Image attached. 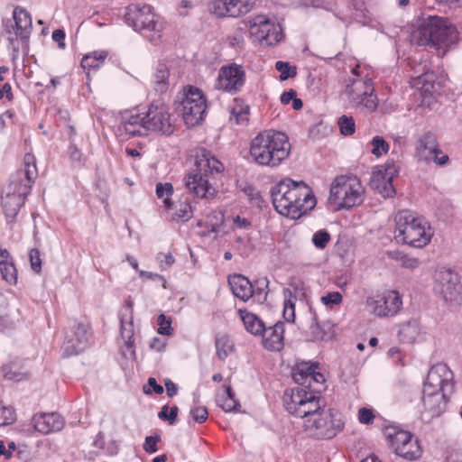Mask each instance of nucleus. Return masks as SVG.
<instances>
[{"label":"nucleus","instance_id":"f257e3e1","mask_svg":"<svg viewBox=\"0 0 462 462\" xmlns=\"http://www.w3.org/2000/svg\"><path fill=\"white\" fill-rule=\"evenodd\" d=\"M271 193L276 211L291 219L300 217L316 205L311 189L303 181L296 182L291 179L281 180Z\"/></svg>","mask_w":462,"mask_h":462},{"label":"nucleus","instance_id":"f03ea898","mask_svg":"<svg viewBox=\"0 0 462 462\" xmlns=\"http://www.w3.org/2000/svg\"><path fill=\"white\" fill-rule=\"evenodd\" d=\"M37 176L35 158L32 154L26 153L23 158V168L11 177L9 184L4 189L2 205L9 222H12L18 214Z\"/></svg>","mask_w":462,"mask_h":462},{"label":"nucleus","instance_id":"7ed1b4c3","mask_svg":"<svg viewBox=\"0 0 462 462\" xmlns=\"http://www.w3.org/2000/svg\"><path fill=\"white\" fill-rule=\"evenodd\" d=\"M224 171V165L205 149L197 152L194 168L185 177L189 192L199 199H212L217 189L212 180Z\"/></svg>","mask_w":462,"mask_h":462},{"label":"nucleus","instance_id":"20e7f679","mask_svg":"<svg viewBox=\"0 0 462 462\" xmlns=\"http://www.w3.org/2000/svg\"><path fill=\"white\" fill-rule=\"evenodd\" d=\"M290 152L287 135L279 131H263L250 143V156L259 166L275 168L289 156Z\"/></svg>","mask_w":462,"mask_h":462},{"label":"nucleus","instance_id":"39448f33","mask_svg":"<svg viewBox=\"0 0 462 462\" xmlns=\"http://www.w3.org/2000/svg\"><path fill=\"white\" fill-rule=\"evenodd\" d=\"M457 39V28L445 17L429 15L423 18L411 34V42L418 46L436 48L445 55L448 46Z\"/></svg>","mask_w":462,"mask_h":462},{"label":"nucleus","instance_id":"423d86ee","mask_svg":"<svg viewBox=\"0 0 462 462\" xmlns=\"http://www.w3.org/2000/svg\"><path fill=\"white\" fill-rule=\"evenodd\" d=\"M394 220V237L398 242L417 248H422L430 242L433 232L424 217L404 209L395 215Z\"/></svg>","mask_w":462,"mask_h":462},{"label":"nucleus","instance_id":"0eeeda50","mask_svg":"<svg viewBox=\"0 0 462 462\" xmlns=\"http://www.w3.org/2000/svg\"><path fill=\"white\" fill-rule=\"evenodd\" d=\"M352 75L344 91L349 106L364 113L375 111L378 102L372 79L368 74L363 75L359 65L352 69Z\"/></svg>","mask_w":462,"mask_h":462},{"label":"nucleus","instance_id":"6e6552de","mask_svg":"<svg viewBox=\"0 0 462 462\" xmlns=\"http://www.w3.org/2000/svg\"><path fill=\"white\" fill-rule=\"evenodd\" d=\"M365 187L355 175L337 177L330 186L328 202L335 210L359 206L365 199Z\"/></svg>","mask_w":462,"mask_h":462},{"label":"nucleus","instance_id":"1a4fd4ad","mask_svg":"<svg viewBox=\"0 0 462 462\" xmlns=\"http://www.w3.org/2000/svg\"><path fill=\"white\" fill-rule=\"evenodd\" d=\"M282 401L290 414L304 420L313 417L325 407V402L319 394L317 388L307 390L303 387H296L286 391Z\"/></svg>","mask_w":462,"mask_h":462},{"label":"nucleus","instance_id":"9d476101","mask_svg":"<svg viewBox=\"0 0 462 462\" xmlns=\"http://www.w3.org/2000/svg\"><path fill=\"white\" fill-rule=\"evenodd\" d=\"M344 426L342 413L334 408L324 407L313 417L303 420L305 432L317 439H331L343 430Z\"/></svg>","mask_w":462,"mask_h":462},{"label":"nucleus","instance_id":"9b49d317","mask_svg":"<svg viewBox=\"0 0 462 462\" xmlns=\"http://www.w3.org/2000/svg\"><path fill=\"white\" fill-rule=\"evenodd\" d=\"M125 23L136 32H144L151 41L161 37L162 24L149 5L140 3L131 4L125 14Z\"/></svg>","mask_w":462,"mask_h":462},{"label":"nucleus","instance_id":"f8f14e48","mask_svg":"<svg viewBox=\"0 0 462 462\" xmlns=\"http://www.w3.org/2000/svg\"><path fill=\"white\" fill-rule=\"evenodd\" d=\"M246 25L254 41L264 45H273L282 40V28L273 18L259 14L249 18Z\"/></svg>","mask_w":462,"mask_h":462},{"label":"nucleus","instance_id":"ddd939ff","mask_svg":"<svg viewBox=\"0 0 462 462\" xmlns=\"http://www.w3.org/2000/svg\"><path fill=\"white\" fill-rule=\"evenodd\" d=\"M180 107L184 123L188 126H195L204 118L207 109V101L200 89L189 86L184 88V96L180 101Z\"/></svg>","mask_w":462,"mask_h":462},{"label":"nucleus","instance_id":"4468645a","mask_svg":"<svg viewBox=\"0 0 462 462\" xmlns=\"http://www.w3.org/2000/svg\"><path fill=\"white\" fill-rule=\"evenodd\" d=\"M147 131L170 135L174 132V125L169 106L157 100L152 103L144 116Z\"/></svg>","mask_w":462,"mask_h":462},{"label":"nucleus","instance_id":"2eb2a0df","mask_svg":"<svg viewBox=\"0 0 462 462\" xmlns=\"http://www.w3.org/2000/svg\"><path fill=\"white\" fill-rule=\"evenodd\" d=\"M32 32V19L29 13L21 7H16L13 13V21L7 20L5 25V32L7 34L9 42L8 48L14 51H18L19 46L15 41L20 38L26 40Z\"/></svg>","mask_w":462,"mask_h":462},{"label":"nucleus","instance_id":"dca6fc26","mask_svg":"<svg viewBox=\"0 0 462 462\" xmlns=\"http://www.w3.org/2000/svg\"><path fill=\"white\" fill-rule=\"evenodd\" d=\"M399 168L393 160H388L383 165L378 166L372 173L370 186L383 198H391L395 194L393 179L397 176Z\"/></svg>","mask_w":462,"mask_h":462},{"label":"nucleus","instance_id":"f3484780","mask_svg":"<svg viewBox=\"0 0 462 462\" xmlns=\"http://www.w3.org/2000/svg\"><path fill=\"white\" fill-rule=\"evenodd\" d=\"M245 82V71L241 65L231 63L222 66L215 82V88L230 94L241 90Z\"/></svg>","mask_w":462,"mask_h":462},{"label":"nucleus","instance_id":"a211bd4d","mask_svg":"<svg viewBox=\"0 0 462 462\" xmlns=\"http://www.w3.org/2000/svg\"><path fill=\"white\" fill-rule=\"evenodd\" d=\"M366 306L369 309V312L377 317H393L402 309V300L397 291H387L378 299L368 297L366 299Z\"/></svg>","mask_w":462,"mask_h":462},{"label":"nucleus","instance_id":"6ab92c4d","mask_svg":"<svg viewBox=\"0 0 462 462\" xmlns=\"http://www.w3.org/2000/svg\"><path fill=\"white\" fill-rule=\"evenodd\" d=\"M453 373L446 364L439 363L428 372L423 389L450 394L453 392Z\"/></svg>","mask_w":462,"mask_h":462},{"label":"nucleus","instance_id":"aec40b11","mask_svg":"<svg viewBox=\"0 0 462 462\" xmlns=\"http://www.w3.org/2000/svg\"><path fill=\"white\" fill-rule=\"evenodd\" d=\"M416 154L420 161L433 162L439 165H444L448 161V156L439 148L437 139L431 133L424 134L418 140Z\"/></svg>","mask_w":462,"mask_h":462},{"label":"nucleus","instance_id":"412c9836","mask_svg":"<svg viewBox=\"0 0 462 462\" xmlns=\"http://www.w3.org/2000/svg\"><path fill=\"white\" fill-rule=\"evenodd\" d=\"M433 289L445 301H456L460 293L458 275L450 270H440L436 273Z\"/></svg>","mask_w":462,"mask_h":462},{"label":"nucleus","instance_id":"4be33fe9","mask_svg":"<svg viewBox=\"0 0 462 462\" xmlns=\"http://www.w3.org/2000/svg\"><path fill=\"white\" fill-rule=\"evenodd\" d=\"M255 0H216L212 4V12L217 17H238L247 14Z\"/></svg>","mask_w":462,"mask_h":462},{"label":"nucleus","instance_id":"5701e85b","mask_svg":"<svg viewBox=\"0 0 462 462\" xmlns=\"http://www.w3.org/2000/svg\"><path fill=\"white\" fill-rule=\"evenodd\" d=\"M449 394L423 389L421 413L432 418L439 416L445 410Z\"/></svg>","mask_w":462,"mask_h":462},{"label":"nucleus","instance_id":"b1692460","mask_svg":"<svg viewBox=\"0 0 462 462\" xmlns=\"http://www.w3.org/2000/svg\"><path fill=\"white\" fill-rule=\"evenodd\" d=\"M88 341V328L79 323L74 327L72 335L68 336L63 344L64 355L69 356L79 354L86 348Z\"/></svg>","mask_w":462,"mask_h":462},{"label":"nucleus","instance_id":"393cba45","mask_svg":"<svg viewBox=\"0 0 462 462\" xmlns=\"http://www.w3.org/2000/svg\"><path fill=\"white\" fill-rule=\"evenodd\" d=\"M284 323L276 322L274 325L265 328L263 333V343L266 349L271 351H280L283 346Z\"/></svg>","mask_w":462,"mask_h":462},{"label":"nucleus","instance_id":"a878e982","mask_svg":"<svg viewBox=\"0 0 462 462\" xmlns=\"http://www.w3.org/2000/svg\"><path fill=\"white\" fill-rule=\"evenodd\" d=\"M119 130L129 136H143L148 133L144 116L133 113L123 116Z\"/></svg>","mask_w":462,"mask_h":462},{"label":"nucleus","instance_id":"bb28decb","mask_svg":"<svg viewBox=\"0 0 462 462\" xmlns=\"http://www.w3.org/2000/svg\"><path fill=\"white\" fill-rule=\"evenodd\" d=\"M33 422L35 430L43 434L60 430L64 426L62 417L57 412L43 413L35 416Z\"/></svg>","mask_w":462,"mask_h":462},{"label":"nucleus","instance_id":"cd10ccee","mask_svg":"<svg viewBox=\"0 0 462 462\" xmlns=\"http://www.w3.org/2000/svg\"><path fill=\"white\" fill-rule=\"evenodd\" d=\"M228 283L233 294L243 301L248 300L254 294L252 283L247 278L241 274L229 276Z\"/></svg>","mask_w":462,"mask_h":462},{"label":"nucleus","instance_id":"c85d7f7f","mask_svg":"<svg viewBox=\"0 0 462 462\" xmlns=\"http://www.w3.org/2000/svg\"><path fill=\"white\" fill-rule=\"evenodd\" d=\"M386 436L396 455H399L404 449L406 444L413 438L410 432L393 427L386 430Z\"/></svg>","mask_w":462,"mask_h":462},{"label":"nucleus","instance_id":"c756f323","mask_svg":"<svg viewBox=\"0 0 462 462\" xmlns=\"http://www.w3.org/2000/svg\"><path fill=\"white\" fill-rule=\"evenodd\" d=\"M0 273L2 278L9 284H15L17 282V271L10 261V254L6 249H0Z\"/></svg>","mask_w":462,"mask_h":462},{"label":"nucleus","instance_id":"7c9ffc66","mask_svg":"<svg viewBox=\"0 0 462 462\" xmlns=\"http://www.w3.org/2000/svg\"><path fill=\"white\" fill-rule=\"evenodd\" d=\"M314 366H318V364H310L302 362L297 364L292 368L291 376L294 382L300 385L299 387H305L306 385H308Z\"/></svg>","mask_w":462,"mask_h":462},{"label":"nucleus","instance_id":"2f4dec72","mask_svg":"<svg viewBox=\"0 0 462 462\" xmlns=\"http://www.w3.org/2000/svg\"><path fill=\"white\" fill-rule=\"evenodd\" d=\"M420 333V326L418 320L410 319L402 323L399 329V338L405 343H413Z\"/></svg>","mask_w":462,"mask_h":462},{"label":"nucleus","instance_id":"473e14b6","mask_svg":"<svg viewBox=\"0 0 462 462\" xmlns=\"http://www.w3.org/2000/svg\"><path fill=\"white\" fill-rule=\"evenodd\" d=\"M239 314L245 328L248 332L254 335H260L263 333L265 326L257 316L242 310H239Z\"/></svg>","mask_w":462,"mask_h":462},{"label":"nucleus","instance_id":"72a5a7b5","mask_svg":"<svg viewBox=\"0 0 462 462\" xmlns=\"http://www.w3.org/2000/svg\"><path fill=\"white\" fill-rule=\"evenodd\" d=\"M170 71L166 64L159 63L152 76V83L157 92L163 93L169 87Z\"/></svg>","mask_w":462,"mask_h":462},{"label":"nucleus","instance_id":"f704fd0d","mask_svg":"<svg viewBox=\"0 0 462 462\" xmlns=\"http://www.w3.org/2000/svg\"><path fill=\"white\" fill-rule=\"evenodd\" d=\"M107 52L106 51H96L85 55L81 60V67L84 70L97 69L104 63Z\"/></svg>","mask_w":462,"mask_h":462},{"label":"nucleus","instance_id":"c9c22d12","mask_svg":"<svg viewBox=\"0 0 462 462\" xmlns=\"http://www.w3.org/2000/svg\"><path fill=\"white\" fill-rule=\"evenodd\" d=\"M415 85L420 87L421 92L426 95H433L438 90L436 75L433 72H426L417 78Z\"/></svg>","mask_w":462,"mask_h":462},{"label":"nucleus","instance_id":"e433bc0d","mask_svg":"<svg viewBox=\"0 0 462 462\" xmlns=\"http://www.w3.org/2000/svg\"><path fill=\"white\" fill-rule=\"evenodd\" d=\"M216 354L220 360H225L234 350V344L226 334H217L215 338Z\"/></svg>","mask_w":462,"mask_h":462},{"label":"nucleus","instance_id":"4c0bfd02","mask_svg":"<svg viewBox=\"0 0 462 462\" xmlns=\"http://www.w3.org/2000/svg\"><path fill=\"white\" fill-rule=\"evenodd\" d=\"M249 106L245 105L241 99L236 98L235 105L231 109L230 120L237 125L245 124L248 121Z\"/></svg>","mask_w":462,"mask_h":462},{"label":"nucleus","instance_id":"58836bf2","mask_svg":"<svg viewBox=\"0 0 462 462\" xmlns=\"http://www.w3.org/2000/svg\"><path fill=\"white\" fill-rule=\"evenodd\" d=\"M284 302L282 316L287 322H294L295 319V302L296 296H294L291 290H283Z\"/></svg>","mask_w":462,"mask_h":462},{"label":"nucleus","instance_id":"ea45409f","mask_svg":"<svg viewBox=\"0 0 462 462\" xmlns=\"http://www.w3.org/2000/svg\"><path fill=\"white\" fill-rule=\"evenodd\" d=\"M218 405L225 411H232L236 410L238 406H240L237 400L235 398V394L231 389L230 385H226L225 387L224 394L217 399Z\"/></svg>","mask_w":462,"mask_h":462},{"label":"nucleus","instance_id":"a19ab883","mask_svg":"<svg viewBox=\"0 0 462 462\" xmlns=\"http://www.w3.org/2000/svg\"><path fill=\"white\" fill-rule=\"evenodd\" d=\"M421 448L418 439H411L398 456L407 460H416L421 456Z\"/></svg>","mask_w":462,"mask_h":462},{"label":"nucleus","instance_id":"79ce46f5","mask_svg":"<svg viewBox=\"0 0 462 462\" xmlns=\"http://www.w3.org/2000/svg\"><path fill=\"white\" fill-rule=\"evenodd\" d=\"M370 143L372 145L371 152L376 157H381L389 152L390 145L382 136L373 137Z\"/></svg>","mask_w":462,"mask_h":462},{"label":"nucleus","instance_id":"37998d69","mask_svg":"<svg viewBox=\"0 0 462 462\" xmlns=\"http://www.w3.org/2000/svg\"><path fill=\"white\" fill-rule=\"evenodd\" d=\"M173 193V187L171 183H157L156 195L159 199H163V203L167 208L171 207L170 196Z\"/></svg>","mask_w":462,"mask_h":462},{"label":"nucleus","instance_id":"c03bdc74","mask_svg":"<svg viewBox=\"0 0 462 462\" xmlns=\"http://www.w3.org/2000/svg\"><path fill=\"white\" fill-rule=\"evenodd\" d=\"M338 126L343 135H352L356 130L355 120L352 116H342L338 119Z\"/></svg>","mask_w":462,"mask_h":462},{"label":"nucleus","instance_id":"a18cd8bd","mask_svg":"<svg viewBox=\"0 0 462 462\" xmlns=\"http://www.w3.org/2000/svg\"><path fill=\"white\" fill-rule=\"evenodd\" d=\"M317 367L318 366H314L309 383L304 388L307 390H313L314 388H317L319 389V394H320L321 389L323 388V384L325 383V377L321 373L316 371Z\"/></svg>","mask_w":462,"mask_h":462},{"label":"nucleus","instance_id":"49530a36","mask_svg":"<svg viewBox=\"0 0 462 462\" xmlns=\"http://www.w3.org/2000/svg\"><path fill=\"white\" fill-rule=\"evenodd\" d=\"M275 69L281 73L280 79L282 80H286L290 78H293L296 76V68L291 67L288 62L284 61H277L275 63Z\"/></svg>","mask_w":462,"mask_h":462},{"label":"nucleus","instance_id":"de8ad7c7","mask_svg":"<svg viewBox=\"0 0 462 462\" xmlns=\"http://www.w3.org/2000/svg\"><path fill=\"white\" fill-rule=\"evenodd\" d=\"M121 336L125 340L127 348H132L134 345V326L132 320L128 323H124L123 320H121Z\"/></svg>","mask_w":462,"mask_h":462},{"label":"nucleus","instance_id":"09e8293b","mask_svg":"<svg viewBox=\"0 0 462 462\" xmlns=\"http://www.w3.org/2000/svg\"><path fill=\"white\" fill-rule=\"evenodd\" d=\"M175 216L182 221L190 219L193 216V211L188 201H180L176 208Z\"/></svg>","mask_w":462,"mask_h":462},{"label":"nucleus","instance_id":"8fccbe9b","mask_svg":"<svg viewBox=\"0 0 462 462\" xmlns=\"http://www.w3.org/2000/svg\"><path fill=\"white\" fill-rule=\"evenodd\" d=\"M321 302L329 309H332L335 305H339L343 297L338 291L328 292L320 298Z\"/></svg>","mask_w":462,"mask_h":462},{"label":"nucleus","instance_id":"3c124183","mask_svg":"<svg viewBox=\"0 0 462 462\" xmlns=\"http://www.w3.org/2000/svg\"><path fill=\"white\" fill-rule=\"evenodd\" d=\"M330 241V235L326 230H319L312 236L314 245L319 249H324Z\"/></svg>","mask_w":462,"mask_h":462},{"label":"nucleus","instance_id":"603ef678","mask_svg":"<svg viewBox=\"0 0 462 462\" xmlns=\"http://www.w3.org/2000/svg\"><path fill=\"white\" fill-rule=\"evenodd\" d=\"M15 420L14 411L11 407L0 404V426L12 424Z\"/></svg>","mask_w":462,"mask_h":462},{"label":"nucleus","instance_id":"864d4df0","mask_svg":"<svg viewBox=\"0 0 462 462\" xmlns=\"http://www.w3.org/2000/svg\"><path fill=\"white\" fill-rule=\"evenodd\" d=\"M169 407L168 405H164L161 411L158 413V417L162 420H168L170 424H173L178 416L179 408L177 406H172L168 412Z\"/></svg>","mask_w":462,"mask_h":462},{"label":"nucleus","instance_id":"5fc2aeb1","mask_svg":"<svg viewBox=\"0 0 462 462\" xmlns=\"http://www.w3.org/2000/svg\"><path fill=\"white\" fill-rule=\"evenodd\" d=\"M190 416L194 420V421L198 423H203L207 420L208 417V412L206 407L204 406H195L189 411Z\"/></svg>","mask_w":462,"mask_h":462},{"label":"nucleus","instance_id":"6e6d98bb","mask_svg":"<svg viewBox=\"0 0 462 462\" xmlns=\"http://www.w3.org/2000/svg\"><path fill=\"white\" fill-rule=\"evenodd\" d=\"M398 260L403 268L410 270L417 269L420 265V259L408 254H402Z\"/></svg>","mask_w":462,"mask_h":462},{"label":"nucleus","instance_id":"4d7b16f0","mask_svg":"<svg viewBox=\"0 0 462 462\" xmlns=\"http://www.w3.org/2000/svg\"><path fill=\"white\" fill-rule=\"evenodd\" d=\"M157 322L159 325L158 333L161 335L170 336L172 333V328L171 327V320L168 319L164 314H161L158 316Z\"/></svg>","mask_w":462,"mask_h":462},{"label":"nucleus","instance_id":"13d9d810","mask_svg":"<svg viewBox=\"0 0 462 462\" xmlns=\"http://www.w3.org/2000/svg\"><path fill=\"white\" fill-rule=\"evenodd\" d=\"M29 259L32 269L39 273L42 270V259L40 251L36 248H32L29 253Z\"/></svg>","mask_w":462,"mask_h":462},{"label":"nucleus","instance_id":"bf43d9fd","mask_svg":"<svg viewBox=\"0 0 462 462\" xmlns=\"http://www.w3.org/2000/svg\"><path fill=\"white\" fill-rule=\"evenodd\" d=\"M374 420V414L371 409L368 408H361L358 411V420L362 424H372Z\"/></svg>","mask_w":462,"mask_h":462},{"label":"nucleus","instance_id":"052dcab7","mask_svg":"<svg viewBox=\"0 0 462 462\" xmlns=\"http://www.w3.org/2000/svg\"><path fill=\"white\" fill-rule=\"evenodd\" d=\"M161 440L160 435L148 436L145 438L143 443V449L150 454L155 453L157 451V443Z\"/></svg>","mask_w":462,"mask_h":462},{"label":"nucleus","instance_id":"680f3d73","mask_svg":"<svg viewBox=\"0 0 462 462\" xmlns=\"http://www.w3.org/2000/svg\"><path fill=\"white\" fill-rule=\"evenodd\" d=\"M51 38L58 43L59 48L65 49V32L63 30L57 29L53 31Z\"/></svg>","mask_w":462,"mask_h":462},{"label":"nucleus","instance_id":"e2e57ef3","mask_svg":"<svg viewBox=\"0 0 462 462\" xmlns=\"http://www.w3.org/2000/svg\"><path fill=\"white\" fill-rule=\"evenodd\" d=\"M7 306L6 300L0 293V325L5 324L8 317Z\"/></svg>","mask_w":462,"mask_h":462},{"label":"nucleus","instance_id":"0e129e2a","mask_svg":"<svg viewBox=\"0 0 462 462\" xmlns=\"http://www.w3.org/2000/svg\"><path fill=\"white\" fill-rule=\"evenodd\" d=\"M139 275L142 278H146V279L154 280V281H161V282H162L163 288H166L165 279L163 278V276H162L158 273H153L151 272H146V271L141 270V271H139Z\"/></svg>","mask_w":462,"mask_h":462},{"label":"nucleus","instance_id":"69168bd1","mask_svg":"<svg viewBox=\"0 0 462 462\" xmlns=\"http://www.w3.org/2000/svg\"><path fill=\"white\" fill-rule=\"evenodd\" d=\"M157 259L161 262L162 269L170 267L174 263V258L171 254H159Z\"/></svg>","mask_w":462,"mask_h":462},{"label":"nucleus","instance_id":"338daca9","mask_svg":"<svg viewBox=\"0 0 462 462\" xmlns=\"http://www.w3.org/2000/svg\"><path fill=\"white\" fill-rule=\"evenodd\" d=\"M69 159L72 162H81V152L75 144H70L69 147Z\"/></svg>","mask_w":462,"mask_h":462},{"label":"nucleus","instance_id":"774afa93","mask_svg":"<svg viewBox=\"0 0 462 462\" xmlns=\"http://www.w3.org/2000/svg\"><path fill=\"white\" fill-rule=\"evenodd\" d=\"M5 97L8 100L13 99L12 88L9 83L0 86V99Z\"/></svg>","mask_w":462,"mask_h":462}]
</instances>
